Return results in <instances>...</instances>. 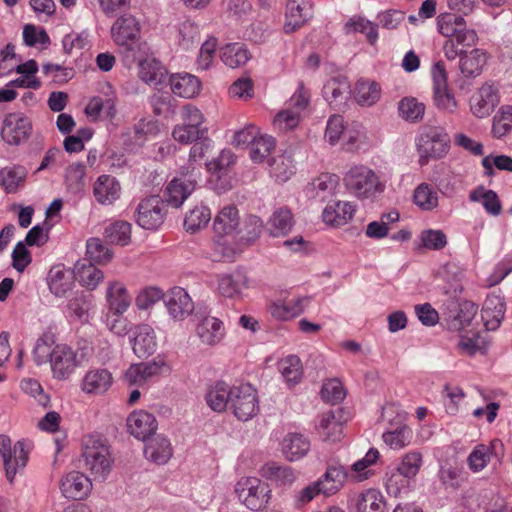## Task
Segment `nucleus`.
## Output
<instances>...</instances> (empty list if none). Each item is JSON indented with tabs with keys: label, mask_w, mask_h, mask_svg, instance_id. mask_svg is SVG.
Segmentation results:
<instances>
[{
	"label": "nucleus",
	"mask_w": 512,
	"mask_h": 512,
	"mask_svg": "<svg viewBox=\"0 0 512 512\" xmlns=\"http://www.w3.org/2000/svg\"><path fill=\"white\" fill-rule=\"evenodd\" d=\"M346 476L347 474L342 466H331L316 482L324 496H331L340 490Z\"/></svg>",
	"instance_id": "41"
},
{
	"label": "nucleus",
	"mask_w": 512,
	"mask_h": 512,
	"mask_svg": "<svg viewBox=\"0 0 512 512\" xmlns=\"http://www.w3.org/2000/svg\"><path fill=\"white\" fill-rule=\"evenodd\" d=\"M0 455L3 460L6 478L13 482L15 475L23 469L28 460V451L22 441H17L11 447V440L5 435H0Z\"/></svg>",
	"instance_id": "8"
},
{
	"label": "nucleus",
	"mask_w": 512,
	"mask_h": 512,
	"mask_svg": "<svg viewBox=\"0 0 512 512\" xmlns=\"http://www.w3.org/2000/svg\"><path fill=\"white\" fill-rule=\"evenodd\" d=\"M73 275L63 267H53L48 274V286L57 297L65 295L72 288Z\"/></svg>",
	"instance_id": "45"
},
{
	"label": "nucleus",
	"mask_w": 512,
	"mask_h": 512,
	"mask_svg": "<svg viewBox=\"0 0 512 512\" xmlns=\"http://www.w3.org/2000/svg\"><path fill=\"white\" fill-rule=\"evenodd\" d=\"M487 60L486 53L480 49H473L461 55L460 70L467 77L478 76Z\"/></svg>",
	"instance_id": "48"
},
{
	"label": "nucleus",
	"mask_w": 512,
	"mask_h": 512,
	"mask_svg": "<svg viewBox=\"0 0 512 512\" xmlns=\"http://www.w3.org/2000/svg\"><path fill=\"white\" fill-rule=\"evenodd\" d=\"M234 387H230L225 382H217L211 386L206 395L207 405L215 412H223L231 403Z\"/></svg>",
	"instance_id": "35"
},
{
	"label": "nucleus",
	"mask_w": 512,
	"mask_h": 512,
	"mask_svg": "<svg viewBox=\"0 0 512 512\" xmlns=\"http://www.w3.org/2000/svg\"><path fill=\"white\" fill-rule=\"evenodd\" d=\"M201 177L202 173L193 168L189 173L179 170L178 175L166 187L165 197L167 203L174 208H179L198 187Z\"/></svg>",
	"instance_id": "5"
},
{
	"label": "nucleus",
	"mask_w": 512,
	"mask_h": 512,
	"mask_svg": "<svg viewBox=\"0 0 512 512\" xmlns=\"http://www.w3.org/2000/svg\"><path fill=\"white\" fill-rule=\"evenodd\" d=\"M270 175L277 182H286L294 174V166L290 157L279 155L269 161Z\"/></svg>",
	"instance_id": "55"
},
{
	"label": "nucleus",
	"mask_w": 512,
	"mask_h": 512,
	"mask_svg": "<svg viewBox=\"0 0 512 512\" xmlns=\"http://www.w3.org/2000/svg\"><path fill=\"white\" fill-rule=\"evenodd\" d=\"M235 493L239 501L252 511L265 508L272 497L269 484L257 477L239 479L235 484Z\"/></svg>",
	"instance_id": "4"
},
{
	"label": "nucleus",
	"mask_w": 512,
	"mask_h": 512,
	"mask_svg": "<svg viewBox=\"0 0 512 512\" xmlns=\"http://www.w3.org/2000/svg\"><path fill=\"white\" fill-rule=\"evenodd\" d=\"M512 129V106H503L494 117L492 132L497 138L505 136Z\"/></svg>",
	"instance_id": "64"
},
{
	"label": "nucleus",
	"mask_w": 512,
	"mask_h": 512,
	"mask_svg": "<svg viewBox=\"0 0 512 512\" xmlns=\"http://www.w3.org/2000/svg\"><path fill=\"white\" fill-rule=\"evenodd\" d=\"M127 427L136 439L145 441L157 429V422L153 414L138 410L132 412L127 419Z\"/></svg>",
	"instance_id": "23"
},
{
	"label": "nucleus",
	"mask_w": 512,
	"mask_h": 512,
	"mask_svg": "<svg viewBox=\"0 0 512 512\" xmlns=\"http://www.w3.org/2000/svg\"><path fill=\"white\" fill-rule=\"evenodd\" d=\"M165 305L169 314L177 320H183L194 310V303L187 291L181 287L172 288L165 296Z\"/></svg>",
	"instance_id": "19"
},
{
	"label": "nucleus",
	"mask_w": 512,
	"mask_h": 512,
	"mask_svg": "<svg viewBox=\"0 0 512 512\" xmlns=\"http://www.w3.org/2000/svg\"><path fill=\"white\" fill-rule=\"evenodd\" d=\"M171 91L182 98H192L196 96L201 88L200 80L186 72L172 74L169 77Z\"/></svg>",
	"instance_id": "30"
},
{
	"label": "nucleus",
	"mask_w": 512,
	"mask_h": 512,
	"mask_svg": "<svg viewBox=\"0 0 512 512\" xmlns=\"http://www.w3.org/2000/svg\"><path fill=\"white\" fill-rule=\"evenodd\" d=\"M310 450L309 440L299 433H288L282 441V452L288 461H297Z\"/></svg>",
	"instance_id": "36"
},
{
	"label": "nucleus",
	"mask_w": 512,
	"mask_h": 512,
	"mask_svg": "<svg viewBox=\"0 0 512 512\" xmlns=\"http://www.w3.org/2000/svg\"><path fill=\"white\" fill-rule=\"evenodd\" d=\"M249 287V278L242 270L237 269L230 273L217 275V290L226 298L239 299L243 297Z\"/></svg>",
	"instance_id": "13"
},
{
	"label": "nucleus",
	"mask_w": 512,
	"mask_h": 512,
	"mask_svg": "<svg viewBox=\"0 0 512 512\" xmlns=\"http://www.w3.org/2000/svg\"><path fill=\"white\" fill-rule=\"evenodd\" d=\"M410 479L404 476L396 467L386 473L385 486L387 493L397 497L409 486Z\"/></svg>",
	"instance_id": "63"
},
{
	"label": "nucleus",
	"mask_w": 512,
	"mask_h": 512,
	"mask_svg": "<svg viewBox=\"0 0 512 512\" xmlns=\"http://www.w3.org/2000/svg\"><path fill=\"white\" fill-rule=\"evenodd\" d=\"M347 192L359 200L374 199L385 191L386 185L379 175L364 164H353L343 176Z\"/></svg>",
	"instance_id": "2"
},
{
	"label": "nucleus",
	"mask_w": 512,
	"mask_h": 512,
	"mask_svg": "<svg viewBox=\"0 0 512 512\" xmlns=\"http://www.w3.org/2000/svg\"><path fill=\"white\" fill-rule=\"evenodd\" d=\"M498 102L497 90L491 85H483L471 97V111L476 117L485 118L494 111Z\"/></svg>",
	"instance_id": "21"
},
{
	"label": "nucleus",
	"mask_w": 512,
	"mask_h": 512,
	"mask_svg": "<svg viewBox=\"0 0 512 512\" xmlns=\"http://www.w3.org/2000/svg\"><path fill=\"white\" fill-rule=\"evenodd\" d=\"M294 225L292 212L281 207L276 209L268 221V230L273 237L284 236L289 233Z\"/></svg>",
	"instance_id": "44"
},
{
	"label": "nucleus",
	"mask_w": 512,
	"mask_h": 512,
	"mask_svg": "<svg viewBox=\"0 0 512 512\" xmlns=\"http://www.w3.org/2000/svg\"><path fill=\"white\" fill-rule=\"evenodd\" d=\"M400 116L410 122H416L423 118L425 105L416 98L405 97L398 104Z\"/></svg>",
	"instance_id": "56"
},
{
	"label": "nucleus",
	"mask_w": 512,
	"mask_h": 512,
	"mask_svg": "<svg viewBox=\"0 0 512 512\" xmlns=\"http://www.w3.org/2000/svg\"><path fill=\"white\" fill-rule=\"evenodd\" d=\"M240 225L238 209L234 205L224 206L213 222L214 232L219 236L232 235Z\"/></svg>",
	"instance_id": "33"
},
{
	"label": "nucleus",
	"mask_w": 512,
	"mask_h": 512,
	"mask_svg": "<svg viewBox=\"0 0 512 512\" xmlns=\"http://www.w3.org/2000/svg\"><path fill=\"white\" fill-rule=\"evenodd\" d=\"M169 372L170 366L165 356L158 355L151 361L131 365L124 379L129 385L141 386Z\"/></svg>",
	"instance_id": "6"
},
{
	"label": "nucleus",
	"mask_w": 512,
	"mask_h": 512,
	"mask_svg": "<svg viewBox=\"0 0 512 512\" xmlns=\"http://www.w3.org/2000/svg\"><path fill=\"white\" fill-rule=\"evenodd\" d=\"M235 155L229 149H224L219 156L206 164L207 170L217 177L225 175L229 168L235 164Z\"/></svg>",
	"instance_id": "62"
},
{
	"label": "nucleus",
	"mask_w": 512,
	"mask_h": 512,
	"mask_svg": "<svg viewBox=\"0 0 512 512\" xmlns=\"http://www.w3.org/2000/svg\"><path fill=\"white\" fill-rule=\"evenodd\" d=\"M262 478L273 482L278 487L291 486L297 479L293 468L281 465L274 461H269L259 469Z\"/></svg>",
	"instance_id": "24"
},
{
	"label": "nucleus",
	"mask_w": 512,
	"mask_h": 512,
	"mask_svg": "<svg viewBox=\"0 0 512 512\" xmlns=\"http://www.w3.org/2000/svg\"><path fill=\"white\" fill-rule=\"evenodd\" d=\"M86 253L90 261L97 264H107L113 257L112 250L104 245L99 238L87 240Z\"/></svg>",
	"instance_id": "59"
},
{
	"label": "nucleus",
	"mask_w": 512,
	"mask_h": 512,
	"mask_svg": "<svg viewBox=\"0 0 512 512\" xmlns=\"http://www.w3.org/2000/svg\"><path fill=\"white\" fill-rule=\"evenodd\" d=\"M32 133L31 120L21 113L8 114L1 128L2 139L9 145L26 142Z\"/></svg>",
	"instance_id": "10"
},
{
	"label": "nucleus",
	"mask_w": 512,
	"mask_h": 512,
	"mask_svg": "<svg viewBox=\"0 0 512 512\" xmlns=\"http://www.w3.org/2000/svg\"><path fill=\"white\" fill-rule=\"evenodd\" d=\"M74 278L89 290H94L104 279L103 272L86 260L78 261L74 266Z\"/></svg>",
	"instance_id": "37"
},
{
	"label": "nucleus",
	"mask_w": 512,
	"mask_h": 512,
	"mask_svg": "<svg viewBox=\"0 0 512 512\" xmlns=\"http://www.w3.org/2000/svg\"><path fill=\"white\" fill-rule=\"evenodd\" d=\"M357 512H386V503L383 495L376 489L362 492L356 501Z\"/></svg>",
	"instance_id": "46"
},
{
	"label": "nucleus",
	"mask_w": 512,
	"mask_h": 512,
	"mask_svg": "<svg viewBox=\"0 0 512 512\" xmlns=\"http://www.w3.org/2000/svg\"><path fill=\"white\" fill-rule=\"evenodd\" d=\"M138 62V77L147 85L160 89L167 80V69L154 57L148 54L136 60Z\"/></svg>",
	"instance_id": "14"
},
{
	"label": "nucleus",
	"mask_w": 512,
	"mask_h": 512,
	"mask_svg": "<svg viewBox=\"0 0 512 512\" xmlns=\"http://www.w3.org/2000/svg\"><path fill=\"white\" fill-rule=\"evenodd\" d=\"M105 298L109 312L116 316L124 314L131 304L126 286L117 280L108 282Z\"/></svg>",
	"instance_id": "22"
},
{
	"label": "nucleus",
	"mask_w": 512,
	"mask_h": 512,
	"mask_svg": "<svg viewBox=\"0 0 512 512\" xmlns=\"http://www.w3.org/2000/svg\"><path fill=\"white\" fill-rule=\"evenodd\" d=\"M82 461L84 468L90 472L95 480H105L112 470L114 459L110 446L106 440L96 435H89L83 439Z\"/></svg>",
	"instance_id": "3"
},
{
	"label": "nucleus",
	"mask_w": 512,
	"mask_h": 512,
	"mask_svg": "<svg viewBox=\"0 0 512 512\" xmlns=\"http://www.w3.org/2000/svg\"><path fill=\"white\" fill-rule=\"evenodd\" d=\"M196 333L203 344L215 346L223 340L225 327L220 319L206 316L198 323Z\"/></svg>",
	"instance_id": "26"
},
{
	"label": "nucleus",
	"mask_w": 512,
	"mask_h": 512,
	"mask_svg": "<svg viewBox=\"0 0 512 512\" xmlns=\"http://www.w3.org/2000/svg\"><path fill=\"white\" fill-rule=\"evenodd\" d=\"M505 311L506 304L503 297L495 294L488 295L481 310L485 328L488 331L497 330L504 319Z\"/></svg>",
	"instance_id": "20"
},
{
	"label": "nucleus",
	"mask_w": 512,
	"mask_h": 512,
	"mask_svg": "<svg viewBox=\"0 0 512 512\" xmlns=\"http://www.w3.org/2000/svg\"><path fill=\"white\" fill-rule=\"evenodd\" d=\"M112 373L106 368H90L81 380V390L86 394L103 395L113 385Z\"/></svg>",
	"instance_id": "16"
},
{
	"label": "nucleus",
	"mask_w": 512,
	"mask_h": 512,
	"mask_svg": "<svg viewBox=\"0 0 512 512\" xmlns=\"http://www.w3.org/2000/svg\"><path fill=\"white\" fill-rule=\"evenodd\" d=\"M423 465V456L419 451H410L401 457L396 468L410 480L414 479Z\"/></svg>",
	"instance_id": "57"
},
{
	"label": "nucleus",
	"mask_w": 512,
	"mask_h": 512,
	"mask_svg": "<svg viewBox=\"0 0 512 512\" xmlns=\"http://www.w3.org/2000/svg\"><path fill=\"white\" fill-rule=\"evenodd\" d=\"M313 16V5L310 0H288L286 5V22L284 30L292 33L303 26Z\"/></svg>",
	"instance_id": "17"
},
{
	"label": "nucleus",
	"mask_w": 512,
	"mask_h": 512,
	"mask_svg": "<svg viewBox=\"0 0 512 512\" xmlns=\"http://www.w3.org/2000/svg\"><path fill=\"white\" fill-rule=\"evenodd\" d=\"M347 34L359 32L365 34L367 41L375 45L378 40V25L361 16H353L344 26Z\"/></svg>",
	"instance_id": "49"
},
{
	"label": "nucleus",
	"mask_w": 512,
	"mask_h": 512,
	"mask_svg": "<svg viewBox=\"0 0 512 512\" xmlns=\"http://www.w3.org/2000/svg\"><path fill=\"white\" fill-rule=\"evenodd\" d=\"M354 97L359 105L371 107L379 101L381 87L376 81L360 79L355 85Z\"/></svg>",
	"instance_id": "39"
},
{
	"label": "nucleus",
	"mask_w": 512,
	"mask_h": 512,
	"mask_svg": "<svg viewBox=\"0 0 512 512\" xmlns=\"http://www.w3.org/2000/svg\"><path fill=\"white\" fill-rule=\"evenodd\" d=\"M132 349L139 358L152 355L157 349L154 329L146 324L137 326L132 340Z\"/></svg>",
	"instance_id": "25"
},
{
	"label": "nucleus",
	"mask_w": 512,
	"mask_h": 512,
	"mask_svg": "<svg viewBox=\"0 0 512 512\" xmlns=\"http://www.w3.org/2000/svg\"><path fill=\"white\" fill-rule=\"evenodd\" d=\"M50 365L53 377L57 380H67L81 366L74 349L66 344H58L51 350Z\"/></svg>",
	"instance_id": "12"
},
{
	"label": "nucleus",
	"mask_w": 512,
	"mask_h": 512,
	"mask_svg": "<svg viewBox=\"0 0 512 512\" xmlns=\"http://www.w3.org/2000/svg\"><path fill=\"white\" fill-rule=\"evenodd\" d=\"M308 103V94L303 87L300 86L289 99L288 107L275 116L273 121L275 129L279 131L294 129L299 124L300 115L306 109Z\"/></svg>",
	"instance_id": "7"
},
{
	"label": "nucleus",
	"mask_w": 512,
	"mask_h": 512,
	"mask_svg": "<svg viewBox=\"0 0 512 512\" xmlns=\"http://www.w3.org/2000/svg\"><path fill=\"white\" fill-rule=\"evenodd\" d=\"M491 456L498 461L503 458L504 445L500 439H493L489 445H476L467 458L468 466L473 472H479L486 467Z\"/></svg>",
	"instance_id": "15"
},
{
	"label": "nucleus",
	"mask_w": 512,
	"mask_h": 512,
	"mask_svg": "<svg viewBox=\"0 0 512 512\" xmlns=\"http://www.w3.org/2000/svg\"><path fill=\"white\" fill-rule=\"evenodd\" d=\"M28 175L24 166H6L0 170V186L6 193H15L23 188Z\"/></svg>",
	"instance_id": "34"
},
{
	"label": "nucleus",
	"mask_w": 512,
	"mask_h": 512,
	"mask_svg": "<svg viewBox=\"0 0 512 512\" xmlns=\"http://www.w3.org/2000/svg\"><path fill=\"white\" fill-rule=\"evenodd\" d=\"M93 307V296L84 292H76L68 301L67 308L70 317L85 321Z\"/></svg>",
	"instance_id": "47"
},
{
	"label": "nucleus",
	"mask_w": 512,
	"mask_h": 512,
	"mask_svg": "<svg viewBox=\"0 0 512 512\" xmlns=\"http://www.w3.org/2000/svg\"><path fill=\"white\" fill-rule=\"evenodd\" d=\"M317 430L324 441L336 442L341 438L343 429L334 414L329 412L321 415Z\"/></svg>",
	"instance_id": "51"
},
{
	"label": "nucleus",
	"mask_w": 512,
	"mask_h": 512,
	"mask_svg": "<svg viewBox=\"0 0 512 512\" xmlns=\"http://www.w3.org/2000/svg\"><path fill=\"white\" fill-rule=\"evenodd\" d=\"M207 128H194L184 123L176 125L172 131V137L181 144H189L204 139L207 136Z\"/></svg>",
	"instance_id": "58"
},
{
	"label": "nucleus",
	"mask_w": 512,
	"mask_h": 512,
	"mask_svg": "<svg viewBox=\"0 0 512 512\" xmlns=\"http://www.w3.org/2000/svg\"><path fill=\"white\" fill-rule=\"evenodd\" d=\"M120 193V183L111 175H101L94 183L93 194L100 204H112L120 197Z\"/></svg>",
	"instance_id": "28"
},
{
	"label": "nucleus",
	"mask_w": 512,
	"mask_h": 512,
	"mask_svg": "<svg viewBox=\"0 0 512 512\" xmlns=\"http://www.w3.org/2000/svg\"><path fill=\"white\" fill-rule=\"evenodd\" d=\"M104 236L110 243L127 245L131 238V224L116 220L105 227Z\"/></svg>",
	"instance_id": "53"
},
{
	"label": "nucleus",
	"mask_w": 512,
	"mask_h": 512,
	"mask_svg": "<svg viewBox=\"0 0 512 512\" xmlns=\"http://www.w3.org/2000/svg\"><path fill=\"white\" fill-rule=\"evenodd\" d=\"M222 62L230 68H239L250 59L248 49L241 43H230L220 49Z\"/></svg>",
	"instance_id": "43"
},
{
	"label": "nucleus",
	"mask_w": 512,
	"mask_h": 512,
	"mask_svg": "<svg viewBox=\"0 0 512 512\" xmlns=\"http://www.w3.org/2000/svg\"><path fill=\"white\" fill-rule=\"evenodd\" d=\"M356 212V206L351 202L336 201L327 205L322 212V219L326 224L339 227L348 223Z\"/></svg>",
	"instance_id": "29"
},
{
	"label": "nucleus",
	"mask_w": 512,
	"mask_h": 512,
	"mask_svg": "<svg viewBox=\"0 0 512 512\" xmlns=\"http://www.w3.org/2000/svg\"><path fill=\"white\" fill-rule=\"evenodd\" d=\"M211 146L212 141L207 136L204 137V139L196 141L190 149L187 164L182 166L180 170L189 173L190 170L193 168L194 170H197L199 173H202L201 161L204 158L208 149L211 148Z\"/></svg>",
	"instance_id": "54"
},
{
	"label": "nucleus",
	"mask_w": 512,
	"mask_h": 512,
	"mask_svg": "<svg viewBox=\"0 0 512 512\" xmlns=\"http://www.w3.org/2000/svg\"><path fill=\"white\" fill-rule=\"evenodd\" d=\"M279 371L289 386L298 384L303 376V367L300 358L289 355L279 362Z\"/></svg>",
	"instance_id": "50"
},
{
	"label": "nucleus",
	"mask_w": 512,
	"mask_h": 512,
	"mask_svg": "<svg viewBox=\"0 0 512 512\" xmlns=\"http://www.w3.org/2000/svg\"><path fill=\"white\" fill-rule=\"evenodd\" d=\"M210 219V209L204 205H197L186 214L184 219V228L188 232L195 233L206 227Z\"/></svg>",
	"instance_id": "52"
},
{
	"label": "nucleus",
	"mask_w": 512,
	"mask_h": 512,
	"mask_svg": "<svg viewBox=\"0 0 512 512\" xmlns=\"http://www.w3.org/2000/svg\"><path fill=\"white\" fill-rule=\"evenodd\" d=\"M413 203L421 211H433L439 205V196L435 188L428 183H420L413 192Z\"/></svg>",
	"instance_id": "42"
},
{
	"label": "nucleus",
	"mask_w": 512,
	"mask_h": 512,
	"mask_svg": "<svg viewBox=\"0 0 512 512\" xmlns=\"http://www.w3.org/2000/svg\"><path fill=\"white\" fill-rule=\"evenodd\" d=\"M144 455L147 460L156 464H165L173 455L170 440L162 435H156L145 444Z\"/></svg>",
	"instance_id": "32"
},
{
	"label": "nucleus",
	"mask_w": 512,
	"mask_h": 512,
	"mask_svg": "<svg viewBox=\"0 0 512 512\" xmlns=\"http://www.w3.org/2000/svg\"><path fill=\"white\" fill-rule=\"evenodd\" d=\"M110 33L126 66L133 65L139 57L150 51L148 43L141 39L139 21L131 14L118 17L112 24Z\"/></svg>",
	"instance_id": "1"
},
{
	"label": "nucleus",
	"mask_w": 512,
	"mask_h": 512,
	"mask_svg": "<svg viewBox=\"0 0 512 512\" xmlns=\"http://www.w3.org/2000/svg\"><path fill=\"white\" fill-rule=\"evenodd\" d=\"M412 437L411 429L406 425L398 426L396 429L383 433V441L392 449L399 450L407 446Z\"/></svg>",
	"instance_id": "60"
},
{
	"label": "nucleus",
	"mask_w": 512,
	"mask_h": 512,
	"mask_svg": "<svg viewBox=\"0 0 512 512\" xmlns=\"http://www.w3.org/2000/svg\"><path fill=\"white\" fill-rule=\"evenodd\" d=\"M91 488V480L81 472H70L60 481L61 493L67 499L82 500L89 495Z\"/></svg>",
	"instance_id": "18"
},
{
	"label": "nucleus",
	"mask_w": 512,
	"mask_h": 512,
	"mask_svg": "<svg viewBox=\"0 0 512 512\" xmlns=\"http://www.w3.org/2000/svg\"><path fill=\"white\" fill-rule=\"evenodd\" d=\"M164 204L158 196L143 199L136 209L135 219L143 229L156 230L164 221Z\"/></svg>",
	"instance_id": "11"
},
{
	"label": "nucleus",
	"mask_w": 512,
	"mask_h": 512,
	"mask_svg": "<svg viewBox=\"0 0 512 512\" xmlns=\"http://www.w3.org/2000/svg\"><path fill=\"white\" fill-rule=\"evenodd\" d=\"M308 297H296L288 300H277L270 304L269 312L275 319L289 320L300 315L308 305Z\"/></svg>",
	"instance_id": "27"
},
{
	"label": "nucleus",
	"mask_w": 512,
	"mask_h": 512,
	"mask_svg": "<svg viewBox=\"0 0 512 512\" xmlns=\"http://www.w3.org/2000/svg\"><path fill=\"white\" fill-rule=\"evenodd\" d=\"M337 185L336 175L322 174L308 186L307 195L323 202L334 195Z\"/></svg>",
	"instance_id": "38"
},
{
	"label": "nucleus",
	"mask_w": 512,
	"mask_h": 512,
	"mask_svg": "<svg viewBox=\"0 0 512 512\" xmlns=\"http://www.w3.org/2000/svg\"><path fill=\"white\" fill-rule=\"evenodd\" d=\"M469 199L471 202L481 203L486 213L491 216L497 217L502 212V204L497 193L483 186L472 190Z\"/></svg>",
	"instance_id": "40"
},
{
	"label": "nucleus",
	"mask_w": 512,
	"mask_h": 512,
	"mask_svg": "<svg viewBox=\"0 0 512 512\" xmlns=\"http://www.w3.org/2000/svg\"><path fill=\"white\" fill-rule=\"evenodd\" d=\"M275 148V139L269 135H259L251 146L250 156L253 162H263Z\"/></svg>",
	"instance_id": "61"
},
{
	"label": "nucleus",
	"mask_w": 512,
	"mask_h": 512,
	"mask_svg": "<svg viewBox=\"0 0 512 512\" xmlns=\"http://www.w3.org/2000/svg\"><path fill=\"white\" fill-rule=\"evenodd\" d=\"M230 407L239 420H250L258 412L256 390L250 384L234 386Z\"/></svg>",
	"instance_id": "9"
},
{
	"label": "nucleus",
	"mask_w": 512,
	"mask_h": 512,
	"mask_svg": "<svg viewBox=\"0 0 512 512\" xmlns=\"http://www.w3.org/2000/svg\"><path fill=\"white\" fill-rule=\"evenodd\" d=\"M322 93L330 105L339 108L350 95V85L345 77H334L324 84Z\"/></svg>",
	"instance_id": "31"
}]
</instances>
